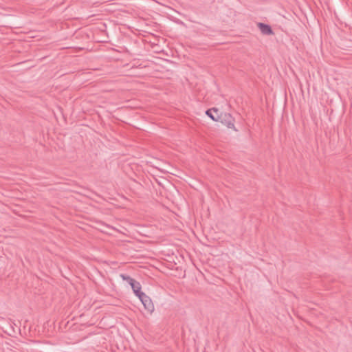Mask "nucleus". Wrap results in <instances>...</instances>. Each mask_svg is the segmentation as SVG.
I'll return each mask as SVG.
<instances>
[{
  "instance_id": "nucleus-1",
  "label": "nucleus",
  "mask_w": 352,
  "mask_h": 352,
  "mask_svg": "<svg viewBox=\"0 0 352 352\" xmlns=\"http://www.w3.org/2000/svg\"><path fill=\"white\" fill-rule=\"evenodd\" d=\"M138 298L148 312L152 313L154 311V305L151 299L144 292L138 295Z\"/></svg>"
},
{
  "instance_id": "nucleus-2",
  "label": "nucleus",
  "mask_w": 352,
  "mask_h": 352,
  "mask_svg": "<svg viewBox=\"0 0 352 352\" xmlns=\"http://www.w3.org/2000/svg\"><path fill=\"white\" fill-rule=\"evenodd\" d=\"M258 26L262 34L265 35H271L273 34L272 30L269 25L259 23Z\"/></svg>"
},
{
  "instance_id": "nucleus-3",
  "label": "nucleus",
  "mask_w": 352,
  "mask_h": 352,
  "mask_svg": "<svg viewBox=\"0 0 352 352\" xmlns=\"http://www.w3.org/2000/svg\"><path fill=\"white\" fill-rule=\"evenodd\" d=\"M135 294L138 297L140 294L143 293L141 292V285L139 282L135 281L133 283L130 285Z\"/></svg>"
},
{
  "instance_id": "nucleus-4",
  "label": "nucleus",
  "mask_w": 352,
  "mask_h": 352,
  "mask_svg": "<svg viewBox=\"0 0 352 352\" xmlns=\"http://www.w3.org/2000/svg\"><path fill=\"white\" fill-rule=\"evenodd\" d=\"M217 111V109H215V108H213V109H208V110H207V111H206V114L209 118H210L212 120H214V121H217V120H218V118H216V117L213 115V113H212V112H215V113H216Z\"/></svg>"
},
{
  "instance_id": "nucleus-5",
  "label": "nucleus",
  "mask_w": 352,
  "mask_h": 352,
  "mask_svg": "<svg viewBox=\"0 0 352 352\" xmlns=\"http://www.w3.org/2000/svg\"><path fill=\"white\" fill-rule=\"evenodd\" d=\"M120 277L122 278V280H126V283H129V285H131L135 281V279L132 278L131 277L126 274H121Z\"/></svg>"
},
{
  "instance_id": "nucleus-6",
  "label": "nucleus",
  "mask_w": 352,
  "mask_h": 352,
  "mask_svg": "<svg viewBox=\"0 0 352 352\" xmlns=\"http://www.w3.org/2000/svg\"><path fill=\"white\" fill-rule=\"evenodd\" d=\"M228 126H229V127L234 126V124H232V123H229V124H228Z\"/></svg>"
}]
</instances>
